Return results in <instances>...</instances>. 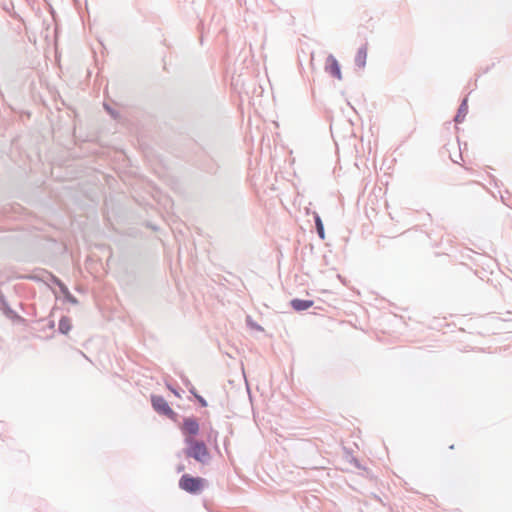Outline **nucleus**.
I'll return each instance as SVG.
<instances>
[{
  "instance_id": "obj_1",
  "label": "nucleus",
  "mask_w": 512,
  "mask_h": 512,
  "mask_svg": "<svg viewBox=\"0 0 512 512\" xmlns=\"http://www.w3.org/2000/svg\"><path fill=\"white\" fill-rule=\"evenodd\" d=\"M186 443L188 445L186 449V455L194 458L196 461L205 464L210 458V454L207 446L202 441H197L192 438H187Z\"/></svg>"
},
{
  "instance_id": "obj_2",
  "label": "nucleus",
  "mask_w": 512,
  "mask_h": 512,
  "mask_svg": "<svg viewBox=\"0 0 512 512\" xmlns=\"http://www.w3.org/2000/svg\"><path fill=\"white\" fill-rule=\"evenodd\" d=\"M206 485L205 479L184 474L179 480V487L191 494L200 493Z\"/></svg>"
},
{
  "instance_id": "obj_3",
  "label": "nucleus",
  "mask_w": 512,
  "mask_h": 512,
  "mask_svg": "<svg viewBox=\"0 0 512 512\" xmlns=\"http://www.w3.org/2000/svg\"><path fill=\"white\" fill-rule=\"evenodd\" d=\"M151 401L153 408L158 413L163 414L169 418H173L175 416L174 411L162 396H152Z\"/></svg>"
},
{
  "instance_id": "obj_4",
  "label": "nucleus",
  "mask_w": 512,
  "mask_h": 512,
  "mask_svg": "<svg viewBox=\"0 0 512 512\" xmlns=\"http://www.w3.org/2000/svg\"><path fill=\"white\" fill-rule=\"evenodd\" d=\"M326 71L337 79H342L341 69L338 61L332 55H329L326 60Z\"/></svg>"
},
{
  "instance_id": "obj_5",
  "label": "nucleus",
  "mask_w": 512,
  "mask_h": 512,
  "mask_svg": "<svg viewBox=\"0 0 512 512\" xmlns=\"http://www.w3.org/2000/svg\"><path fill=\"white\" fill-rule=\"evenodd\" d=\"M182 430L184 434L191 438V436H195L199 432V424L195 419L187 418L183 422Z\"/></svg>"
},
{
  "instance_id": "obj_6",
  "label": "nucleus",
  "mask_w": 512,
  "mask_h": 512,
  "mask_svg": "<svg viewBox=\"0 0 512 512\" xmlns=\"http://www.w3.org/2000/svg\"><path fill=\"white\" fill-rule=\"evenodd\" d=\"M367 47L363 46L358 49L357 54L355 56V64L359 68H364L367 60Z\"/></svg>"
},
{
  "instance_id": "obj_7",
  "label": "nucleus",
  "mask_w": 512,
  "mask_h": 512,
  "mask_svg": "<svg viewBox=\"0 0 512 512\" xmlns=\"http://www.w3.org/2000/svg\"><path fill=\"white\" fill-rule=\"evenodd\" d=\"M313 301L311 300H301V299H294L291 301V306L297 310V311H303L310 307H312Z\"/></svg>"
},
{
  "instance_id": "obj_8",
  "label": "nucleus",
  "mask_w": 512,
  "mask_h": 512,
  "mask_svg": "<svg viewBox=\"0 0 512 512\" xmlns=\"http://www.w3.org/2000/svg\"><path fill=\"white\" fill-rule=\"evenodd\" d=\"M71 320L68 317H62L59 321V330L63 334H67L71 329Z\"/></svg>"
},
{
  "instance_id": "obj_9",
  "label": "nucleus",
  "mask_w": 512,
  "mask_h": 512,
  "mask_svg": "<svg viewBox=\"0 0 512 512\" xmlns=\"http://www.w3.org/2000/svg\"><path fill=\"white\" fill-rule=\"evenodd\" d=\"M315 222H316V228H317V232H318L319 236L322 239H324V227H323V223L319 216L316 217Z\"/></svg>"
},
{
  "instance_id": "obj_10",
  "label": "nucleus",
  "mask_w": 512,
  "mask_h": 512,
  "mask_svg": "<svg viewBox=\"0 0 512 512\" xmlns=\"http://www.w3.org/2000/svg\"><path fill=\"white\" fill-rule=\"evenodd\" d=\"M199 401H200V403L202 404V406H206V402H205V400H204V399H202V398H200V397H199Z\"/></svg>"
},
{
  "instance_id": "obj_11",
  "label": "nucleus",
  "mask_w": 512,
  "mask_h": 512,
  "mask_svg": "<svg viewBox=\"0 0 512 512\" xmlns=\"http://www.w3.org/2000/svg\"><path fill=\"white\" fill-rule=\"evenodd\" d=\"M183 469H184V467L181 466V467L178 468V471H182Z\"/></svg>"
}]
</instances>
